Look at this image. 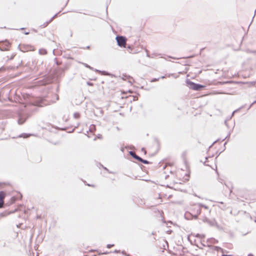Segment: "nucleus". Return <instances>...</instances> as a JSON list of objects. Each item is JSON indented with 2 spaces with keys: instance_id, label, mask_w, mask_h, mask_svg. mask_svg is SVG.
Listing matches in <instances>:
<instances>
[{
  "instance_id": "1",
  "label": "nucleus",
  "mask_w": 256,
  "mask_h": 256,
  "mask_svg": "<svg viewBox=\"0 0 256 256\" xmlns=\"http://www.w3.org/2000/svg\"><path fill=\"white\" fill-rule=\"evenodd\" d=\"M186 83L189 88L194 90H200L205 88V86L199 84L194 83L190 80H186Z\"/></svg>"
},
{
  "instance_id": "2",
  "label": "nucleus",
  "mask_w": 256,
  "mask_h": 256,
  "mask_svg": "<svg viewBox=\"0 0 256 256\" xmlns=\"http://www.w3.org/2000/svg\"><path fill=\"white\" fill-rule=\"evenodd\" d=\"M116 39L118 46L122 48L126 47V38L125 36H116Z\"/></svg>"
},
{
  "instance_id": "3",
  "label": "nucleus",
  "mask_w": 256,
  "mask_h": 256,
  "mask_svg": "<svg viewBox=\"0 0 256 256\" xmlns=\"http://www.w3.org/2000/svg\"><path fill=\"white\" fill-rule=\"evenodd\" d=\"M201 210L198 204H195L194 207L191 210V214L194 219L198 218V216L200 214Z\"/></svg>"
},
{
  "instance_id": "4",
  "label": "nucleus",
  "mask_w": 256,
  "mask_h": 256,
  "mask_svg": "<svg viewBox=\"0 0 256 256\" xmlns=\"http://www.w3.org/2000/svg\"><path fill=\"white\" fill-rule=\"evenodd\" d=\"M202 220L203 222L207 223L210 226H216L217 228H218V226L217 224L214 219H209L206 217H204Z\"/></svg>"
},
{
  "instance_id": "5",
  "label": "nucleus",
  "mask_w": 256,
  "mask_h": 256,
  "mask_svg": "<svg viewBox=\"0 0 256 256\" xmlns=\"http://www.w3.org/2000/svg\"><path fill=\"white\" fill-rule=\"evenodd\" d=\"M27 118H26L24 116L20 115L19 116V118L18 119V122L19 124H23L25 121L26 120Z\"/></svg>"
},
{
  "instance_id": "6",
  "label": "nucleus",
  "mask_w": 256,
  "mask_h": 256,
  "mask_svg": "<svg viewBox=\"0 0 256 256\" xmlns=\"http://www.w3.org/2000/svg\"><path fill=\"white\" fill-rule=\"evenodd\" d=\"M129 154L130 156H131L134 158L136 160H138V161L140 162L142 160V158L139 156H138L136 155V153L132 151H130Z\"/></svg>"
},
{
  "instance_id": "7",
  "label": "nucleus",
  "mask_w": 256,
  "mask_h": 256,
  "mask_svg": "<svg viewBox=\"0 0 256 256\" xmlns=\"http://www.w3.org/2000/svg\"><path fill=\"white\" fill-rule=\"evenodd\" d=\"M50 82V80L44 78L41 80L38 81V83L39 85L44 86V85H46V84H49Z\"/></svg>"
},
{
  "instance_id": "8",
  "label": "nucleus",
  "mask_w": 256,
  "mask_h": 256,
  "mask_svg": "<svg viewBox=\"0 0 256 256\" xmlns=\"http://www.w3.org/2000/svg\"><path fill=\"white\" fill-rule=\"evenodd\" d=\"M32 135V134H30L23 133L19 135L18 138H26L30 137Z\"/></svg>"
},
{
  "instance_id": "9",
  "label": "nucleus",
  "mask_w": 256,
  "mask_h": 256,
  "mask_svg": "<svg viewBox=\"0 0 256 256\" xmlns=\"http://www.w3.org/2000/svg\"><path fill=\"white\" fill-rule=\"evenodd\" d=\"M5 196H6V194H5L4 192L3 191H0V202H4V200L5 198Z\"/></svg>"
},
{
  "instance_id": "10",
  "label": "nucleus",
  "mask_w": 256,
  "mask_h": 256,
  "mask_svg": "<svg viewBox=\"0 0 256 256\" xmlns=\"http://www.w3.org/2000/svg\"><path fill=\"white\" fill-rule=\"evenodd\" d=\"M94 71H96V72H98L99 73H100L102 74H103V75H108L109 74L108 72H107L106 71H102V70H96V69H95Z\"/></svg>"
},
{
  "instance_id": "11",
  "label": "nucleus",
  "mask_w": 256,
  "mask_h": 256,
  "mask_svg": "<svg viewBox=\"0 0 256 256\" xmlns=\"http://www.w3.org/2000/svg\"><path fill=\"white\" fill-rule=\"evenodd\" d=\"M38 52L40 54L44 55V54H46L47 52H46V50H45L44 48H40Z\"/></svg>"
},
{
  "instance_id": "12",
  "label": "nucleus",
  "mask_w": 256,
  "mask_h": 256,
  "mask_svg": "<svg viewBox=\"0 0 256 256\" xmlns=\"http://www.w3.org/2000/svg\"><path fill=\"white\" fill-rule=\"evenodd\" d=\"M0 50L2 51L8 50V48L2 44V42H0Z\"/></svg>"
},
{
  "instance_id": "13",
  "label": "nucleus",
  "mask_w": 256,
  "mask_h": 256,
  "mask_svg": "<svg viewBox=\"0 0 256 256\" xmlns=\"http://www.w3.org/2000/svg\"><path fill=\"white\" fill-rule=\"evenodd\" d=\"M95 130V126L94 125H92L89 128L88 132H90V134H92L94 132V130Z\"/></svg>"
},
{
  "instance_id": "14",
  "label": "nucleus",
  "mask_w": 256,
  "mask_h": 256,
  "mask_svg": "<svg viewBox=\"0 0 256 256\" xmlns=\"http://www.w3.org/2000/svg\"><path fill=\"white\" fill-rule=\"evenodd\" d=\"M96 138H99V139H102V134H98V136H94V138H93V140H96Z\"/></svg>"
},
{
  "instance_id": "15",
  "label": "nucleus",
  "mask_w": 256,
  "mask_h": 256,
  "mask_svg": "<svg viewBox=\"0 0 256 256\" xmlns=\"http://www.w3.org/2000/svg\"><path fill=\"white\" fill-rule=\"evenodd\" d=\"M2 42V44L3 45H4V46H6V48H7V47H8V46H10V42H9L8 41H7V40H5L4 42Z\"/></svg>"
},
{
  "instance_id": "16",
  "label": "nucleus",
  "mask_w": 256,
  "mask_h": 256,
  "mask_svg": "<svg viewBox=\"0 0 256 256\" xmlns=\"http://www.w3.org/2000/svg\"><path fill=\"white\" fill-rule=\"evenodd\" d=\"M140 162L144 164H150V162L149 161L147 160H144L143 158H142V160H140Z\"/></svg>"
},
{
  "instance_id": "17",
  "label": "nucleus",
  "mask_w": 256,
  "mask_h": 256,
  "mask_svg": "<svg viewBox=\"0 0 256 256\" xmlns=\"http://www.w3.org/2000/svg\"><path fill=\"white\" fill-rule=\"evenodd\" d=\"M198 205L199 206V207L200 208L201 207H202L204 208L205 209H208V206L204 204H200V203H198Z\"/></svg>"
},
{
  "instance_id": "18",
  "label": "nucleus",
  "mask_w": 256,
  "mask_h": 256,
  "mask_svg": "<svg viewBox=\"0 0 256 256\" xmlns=\"http://www.w3.org/2000/svg\"><path fill=\"white\" fill-rule=\"evenodd\" d=\"M60 12V11L59 12H58V13L56 14L55 15H54V16H52V17L50 19V20L48 22H47V24H48L50 22L53 20V19H54V18H55L56 17V16H57L58 15V14Z\"/></svg>"
},
{
  "instance_id": "19",
  "label": "nucleus",
  "mask_w": 256,
  "mask_h": 256,
  "mask_svg": "<svg viewBox=\"0 0 256 256\" xmlns=\"http://www.w3.org/2000/svg\"><path fill=\"white\" fill-rule=\"evenodd\" d=\"M81 64H83L86 68H90V70H94V68L92 67H91L90 66H89L88 64H86L81 62Z\"/></svg>"
},
{
  "instance_id": "20",
  "label": "nucleus",
  "mask_w": 256,
  "mask_h": 256,
  "mask_svg": "<svg viewBox=\"0 0 256 256\" xmlns=\"http://www.w3.org/2000/svg\"><path fill=\"white\" fill-rule=\"evenodd\" d=\"M86 132L88 134L87 136L88 138H91L94 136V134L92 133V134H90V132H88V130H86Z\"/></svg>"
},
{
  "instance_id": "21",
  "label": "nucleus",
  "mask_w": 256,
  "mask_h": 256,
  "mask_svg": "<svg viewBox=\"0 0 256 256\" xmlns=\"http://www.w3.org/2000/svg\"><path fill=\"white\" fill-rule=\"evenodd\" d=\"M80 116V114L78 112H76L74 114V118H78Z\"/></svg>"
},
{
  "instance_id": "22",
  "label": "nucleus",
  "mask_w": 256,
  "mask_h": 256,
  "mask_svg": "<svg viewBox=\"0 0 256 256\" xmlns=\"http://www.w3.org/2000/svg\"><path fill=\"white\" fill-rule=\"evenodd\" d=\"M196 237V238H204V235H202L200 234H197L196 236H195Z\"/></svg>"
},
{
  "instance_id": "23",
  "label": "nucleus",
  "mask_w": 256,
  "mask_h": 256,
  "mask_svg": "<svg viewBox=\"0 0 256 256\" xmlns=\"http://www.w3.org/2000/svg\"><path fill=\"white\" fill-rule=\"evenodd\" d=\"M246 52L248 53L256 54V50H247Z\"/></svg>"
},
{
  "instance_id": "24",
  "label": "nucleus",
  "mask_w": 256,
  "mask_h": 256,
  "mask_svg": "<svg viewBox=\"0 0 256 256\" xmlns=\"http://www.w3.org/2000/svg\"><path fill=\"white\" fill-rule=\"evenodd\" d=\"M160 80V78H154L151 80V82H154Z\"/></svg>"
},
{
  "instance_id": "25",
  "label": "nucleus",
  "mask_w": 256,
  "mask_h": 256,
  "mask_svg": "<svg viewBox=\"0 0 256 256\" xmlns=\"http://www.w3.org/2000/svg\"><path fill=\"white\" fill-rule=\"evenodd\" d=\"M16 56V54H12L10 56V58H9V56H8V59H9V60H12V59L14 58V56Z\"/></svg>"
},
{
  "instance_id": "26",
  "label": "nucleus",
  "mask_w": 256,
  "mask_h": 256,
  "mask_svg": "<svg viewBox=\"0 0 256 256\" xmlns=\"http://www.w3.org/2000/svg\"><path fill=\"white\" fill-rule=\"evenodd\" d=\"M230 132H229V133L228 134V136H226L224 139H223V140H226V138H228V139H229L230 136Z\"/></svg>"
},
{
  "instance_id": "27",
  "label": "nucleus",
  "mask_w": 256,
  "mask_h": 256,
  "mask_svg": "<svg viewBox=\"0 0 256 256\" xmlns=\"http://www.w3.org/2000/svg\"><path fill=\"white\" fill-rule=\"evenodd\" d=\"M112 246H114V244H108L106 246V247L108 248H112Z\"/></svg>"
},
{
  "instance_id": "28",
  "label": "nucleus",
  "mask_w": 256,
  "mask_h": 256,
  "mask_svg": "<svg viewBox=\"0 0 256 256\" xmlns=\"http://www.w3.org/2000/svg\"><path fill=\"white\" fill-rule=\"evenodd\" d=\"M146 56L148 58H150V54H148V50H146Z\"/></svg>"
},
{
  "instance_id": "29",
  "label": "nucleus",
  "mask_w": 256,
  "mask_h": 256,
  "mask_svg": "<svg viewBox=\"0 0 256 256\" xmlns=\"http://www.w3.org/2000/svg\"><path fill=\"white\" fill-rule=\"evenodd\" d=\"M99 164L100 166L102 167L104 170H106L107 171H108V170L106 167H104L102 164Z\"/></svg>"
},
{
  "instance_id": "30",
  "label": "nucleus",
  "mask_w": 256,
  "mask_h": 256,
  "mask_svg": "<svg viewBox=\"0 0 256 256\" xmlns=\"http://www.w3.org/2000/svg\"><path fill=\"white\" fill-rule=\"evenodd\" d=\"M87 84L90 86H93V84L89 82H87Z\"/></svg>"
},
{
  "instance_id": "31",
  "label": "nucleus",
  "mask_w": 256,
  "mask_h": 256,
  "mask_svg": "<svg viewBox=\"0 0 256 256\" xmlns=\"http://www.w3.org/2000/svg\"><path fill=\"white\" fill-rule=\"evenodd\" d=\"M4 202H0V208H2V204H4Z\"/></svg>"
},
{
  "instance_id": "32",
  "label": "nucleus",
  "mask_w": 256,
  "mask_h": 256,
  "mask_svg": "<svg viewBox=\"0 0 256 256\" xmlns=\"http://www.w3.org/2000/svg\"><path fill=\"white\" fill-rule=\"evenodd\" d=\"M238 110H239V109H238V110H234V111L232 113V116L234 114V112H236L238 111Z\"/></svg>"
},
{
  "instance_id": "33",
  "label": "nucleus",
  "mask_w": 256,
  "mask_h": 256,
  "mask_svg": "<svg viewBox=\"0 0 256 256\" xmlns=\"http://www.w3.org/2000/svg\"><path fill=\"white\" fill-rule=\"evenodd\" d=\"M142 151L144 152V154H146V150L144 149V148H142Z\"/></svg>"
},
{
  "instance_id": "34",
  "label": "nucleus",
  "mask_w": 256,
  "mask_h": 256,
  "mask_svg": "<svg viewBox=\"0 0 256 256\" xmlns=\"http://www.w3.org/2000/svg\"><path fill=\"white\" fill-rule=\"evenodd\" d=\"M256 82H255V81H253V82H250V83L252 85H253V86H254V85L255 84Z\"/></svg>"
},
{
  "instance_id": "35",
  "label": "nucleus",
  "mask_w": 256,
  "mask_h": 256,
  "mask_svg": "<svg viewBox=\"0 0 256 256\" xmlns=\"http://www.w3.org/2000/svg\"><path fill=\"white\" fill-rule=\"evenodd\" d=\"M212 240H214V243H217L218 242V241L214 238H212Z\"/></svg>"
},
{
  "instance_id": "36",
  "label": "nucleus",
  "mask_w": 256,
  "mask_h": 256,
  "mask_svg": "<svg viewBox=\"0 0 256 256\" xmlns=\"http://www.w3.org/2000/svg\"><path fill=\"white\" fill-rule=\"evenodd\" d=\"M254 104H253V102H252V104L248 106V110H249L250 108L252 107V106Z\"/></svg>"
},
{
  "instance_id": "37",
  "label": "nucleus",
  "mask_w": 256,
  "mask_h": 256,
  "mask_svg": "<svg viewBox=\"0 0 256 256\" xmlns=\"http://www.w3.org/2000/svg\"><path fill=\"white\" fill-rule=\"evenodd\" d=\"M126 75L125 76L123 75V76L122 77V78L124 79V80H126Z\"/></svg>"
},
{
  "instance_id": "38",
  "label": "nucleus",
  "mask_w": 256,
  "mask_h": 256,
  "mask_svg": "<svg viewBox=\"0 0 256 256\" xmlns=\"http://www.w3.org/2000/svg\"><path fill=\"white\" fill-rule=\"evenodd\" d=\"M218 140H216L214 141V142L212 143V144L210 146V147H211V146H212L214 144H215V143H216Z\"/></svg>"
},
{
  "instance_id": "39",
  "label": "nucleus",
  "mask_w": 256,
  "mask_h": 256,
  "mask_svg": "<svg viewBox=\"0 0 256 256\" xmlns=\"http://www.w3.org/2000/svg\"><path fill=\"white\" fill-rule=\"evenodd\" d=\"M80 132H81V133H84V134H85V135H86V134H85V132L84 131V130H81V131H80Z\"/></svg>"
},
{
  "instance_id": "40",
  "label": "nucleus",
  "mask_w": 256,
  "mask_h": 256,
  "mask_svg": "<svg viewBox=\"0 0 256 256\" xmlns=\"http://www.w3.org/2000/svg\"><path fill=\"white\" fill-rule=\"evenodd\" d=\"M84 48V49H85V48L88 49V48H90V46H86V48Z\"/></svg>"
},
{
  "instance_id": "41",
  "label": "nucleus",
  "mask_w": 256,
  "mask_h": 256,
  "mask_svg": "<svg viewBox=\"0 0 256 256\" xmlns=\"http://www.w3.org/2000/svg\"><path fill=\"white\" fill-rule=\"evenodd\" d=\"M160 78H160H165V76H160V78Z\"/></svg>"
},
{
  "instance_id": "42",
  "label": "nucleus",
  "mask_w": 256,
  "mask_h": 256,
  "mask_svg": "<svg viewBox=\"0 0 256 256\" xmlns=\"http://www.w3.org/2000/svg\"><path fill=\"white\" fill-rule=\"evenodd\" d=\"M47 24V22H46V23H44V26H47V25H48V24Z\"/></svg>"
},
{
  "instance_id": "43",
  "label": "nucleus",
  "mask_w": 256,
  "mask_h": 256,
  "mask_svg": "<svg viewBox=\"0 0 256 256\" xmlns=\"http://www.w3.org/2000/svg\"><path fill=\"white\" fill-rule=\"evenodd\" d=\"M68 0H67L66 2V4H65V5H64V6H66V5L67 4H68Z\"/></svg>"
},
{
  "instance_id": "44",
  "label": "nucleus",
  "mask_w": 256,
  "mask_h": 256,
  "mask_svg": "<svg viewBox=\"0 0 256 256\" xmlns=\"http://www.w3.org/2000/svg\"><path fill=\"white\" fill-rule=\"evenodd\" d=\"M20 225H21V224H18L16 226L18 228H20Z\"/></svg>"
},
{
  "instance_id": "45",
  "label": "nucleus",
  "mask_w": 256,
  "mask_h": 256,
  "mask_svg": "<svg viewBox=\"0 0 256 256\" xmlns=\"http://www.w3.org/2000/svg\"><path fill=\"white\" fill-rule=\"evenodd\" d=\"M248 256H254V255L251 254H250Z\"/></svg>"
},
{
  "instance_id": "46",
  "label": "nucleus",
  "mask_w": 256,
  "mask_h": 256,
  "mask_svg": "<svg viewBox=\"0 0 256 256\" xmlns=\"http://www.w3.org/2000/svg\"><path fill=\"white\" fill-rule=\"evenodd\" d=\"M73 104H75L76 105H78V104L74 102H73Z\"/></svg>"
},
{
  "instance_id": "47",
  "label": "nucleus",
  "mask_w": 256,
  "mask_h": 256,
  "mask_svg": "<svg viewBox=\"0 0 256 256\" xmlns=\"http://www.w3.org/2000/svg\"><path fill=\"white\" fill-rule=\"evenodd\" d=\"M224 123H225V124L227 126V120H226L224 121Z\"/></svg>"
},
{
  "instance_id": "48",
  "label": "nucleus",
  "mask_w": 256,
  "mask_h": 256,
  "mask_svg": "<svg viewBox=\"0 0 256 256\" xmlns=\"http://www.w3.org/2000/svg\"><path fill=\"white\" fill-rule=\"evenodd\" d=\"M25 34H29V32H25Z\"/></svg>"
},
{
  "instance_id": "49",
  "label": "nucleus",
  "mask_w": 256,
  "mask_h": 256,
  "mask_svg": "<svg viewBox=\"0 0 256 256\" xmlns=\"http://www.w3.org/2000/svg\"><path fill=\"white\" fill-rule=\"evenodd\" d=\"M206 161H205V162H204V164L205 165H206V166H208V164H206Z\"/></svg>"
},
{
  "instance_id": "50",
  "label": "nucleus",
  "mask_w": 256,
  "mask_h": 256,
  "mask_svg": "<svg viewBox=\"0 0 256 256\" xmlns=\"http://www.w3.org/2000/svg\"><path fill=\"white\" fill-rule=\"evenodd\" d=\"M253 104H256V100L253 102Z\"/></svg>"
},
{
  "instance_id": "51",
  "label": "nucleus",
  "mask_w": 256,
  "mask_h": 256,
  "mask_svg": "<svg viewBox=\"0 0 256 256\" xmlns=\"http://www.w3.org/2000/svg\"><path fill=\"white\" fill-rule=\"evenodd\" d=\"M122 254H126V252L124 251H122Z\"/></svg>"
},
{
  "instance_id": "52",
  "label": "nucleus",
  "mask_w": 256,
  "mask_h": 256,
  "mask_svg": "<svg viewBox=\"0 0 256 256\" xmlns=\"http://www.w3.org/2000/svg\"><path fill=\"white\" fill-rule=\"evenodd\" d=\"M126 256H130L129 254H126Z\"/></svg>"
},
{
  "instance_id": "53",
  "label": "nucleus",
  "mask_w": 256,
  "mask_h": 256,
  "mask_svg": "<svg viewBox=\"0 0 256 256\" xmlns=\"http://www.w3.org/2000/svg\"><path fill=\"white\" fill-rule=\"evenodd\" d=\"M208 158H210V156H208V157H206V160H208Z\"/></svg>"
},
{
  "instance_id": "54",
  "label": "nucleus",
  "mask_w": 256,
  "mask_h": 256,
  "mask_svg": "<svg viewBox=\"0 0 256 256\" xmlns=\"http://www.w3.org/2000/svg\"><path fill=\"white\" fill-rule=\"evenodd\" d=\"M58 100V97H56V100Z\"/></svg>"
},
{
  "instance_id": "55",
  "label": "nucleus",
  "mask_w": 256,
  "mask_h": 256,
  "mask_svg": "<svg viewBox=\"0 0 256 256\" xmlns=\"http://www.w3.org/2000/svg\"><path fill=\"white\" fill-rule=\"evenodd\" d=\"M152 235H154V232H152Z\"/></svg>"
},
{
  "instance_id": "56",
  "label": "nucleus",
  "mask_w": 256,
  "mask_h": 256,
  "mask_svg": "<svg viewBox=\"0 0 256 256\" xmlns=\"http://www.w3.org/2000/svg\"><path fill=\"white\" fill-rule=\"evenodd\" d=\"M216 248H220L218 247V246H216Z\"/></svg>"
},
{
  "instance_id": "57",
  "label": "nucleus",
  "mask_w": 256,
  "mask_h": 256,
  "mask_svg": "<svg viewBox=\"0 0 256 256\" xmlns=\"http://www.w3.org/2000/svg\"><path fill=\"white\" fill-rule=\"evenodd\" d=\"M226 144V142H224V145L225 146Z\"/></svg>"
},
{
  "instance_id": "58",
  "label": "nucleus",
  "mask_w": 256,
  "mask_h": 256,
  "mask_svg": "<svg viewBox=\"0 0 256 256\" xmlns=\"http://www.w3.org/2000/svg\"><path fill=\"white\" fill-rule=\"evenodd\" d=\"M255 222H256V220H255Z\"/></svg>"
}]
</instances>
